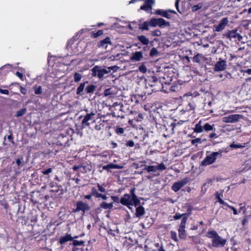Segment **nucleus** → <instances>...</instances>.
<instances>
[{"instance_id": "obj_55", "label": "nucleus", "mask_w": 251, "mask_h": 251, "mask_svg": "<svg viewBox=\"0 0 251 251\" xmlns=\"http://www.w3.org/2000/svg\"><path fill=\"white\" fill-rule=\"evenodd\" d=\"M16 75L19 78H20L21 80H24V75H23V74L22 73H21V72H19L17 71L16 73Z\"/></svg>"}, {"instance_id": "obj_34", "label": "nucleus", "mask_w": 251, "mask_h": 251, "mask_svg": "<svg viewBox=\"0 0 251 251\" xmlns=\"http://www.w3.org/2000/svg\"><path fill=\"white\" fill-rule=\"evenodd\" d=\"M91 195L96 198H100V197H102V194L99 193L98 190L95 187L92 188Z\"/></svg>"}, {"instance_id": "obj_39", "label": "nucleus", "mask_w": 251, "mask_h": 251, "mask_svg": "<svg viewBox=\"0 0 251 251\" xmlns=\"http://www.w3.org/2000/svg\"><path fill=\"white\" fill-rule=\"evenodd\" d=\"M149 22L151 26L156 27L158 25V21L156 18H151Z\"/></svg>"}, {"instance_id": "obj_50", "label": "nucleus", "mask_w": 251, "mask_h": 251, "mask_svg": "<svg viewBox=\"0 0 251 251\" xmlns=\"http://www.w3.org/2000/svg\"><path fill=\"white\" fill-rule=\"evenodd\" d=\"M187 220H186V218H183L181 220V223L179 227L185 228V225Z\"/></svg>"}, {"instance_id": "obj_45", "label": "nucleus", "mask_w": 251, "mask_h": 251, "mask_svg": "<svg viewBox=\"0 0 251 251\" xmlns=\"http://www.w3.org/2000/svg\"><path fill=\"white\" fill-rule=\"evenodd\" d=\"M139 70L140 72L144 74L147 72V69L146 66L145 65L144 63H142V64L139 67Z\"/></svg>"}, {"instance_id": "obj_11", "label": "nucleus", "mask_w": 251, "mask_h": 251, "mask_svg": "<svg viewBox=\"0 0 251 251\" xmlns=\"http://www.w3.org/2000/svg\"><path fill=\"white\" fill-rule=\"evenodd\" d=\"M154 0H146L145 3L140 7V9L148 11L151 9V7L154 4Z\"/></svg>"}, {"instance_id": "obj_61", "label": "nucleus", "mask_w": 251, "mask_h": 251, "mask_svg": "<svg viewBox=\"0 0 251 251\" xmlns=\"http://www.w3.org/2000/svg\"><path fill=\"white\" fill-rule=\"evenodd\" d=\"M218 201L221 204L226 205V206H227L228 205V204L227 203L225 202L222 199H221L219 196L218 197Z\"/></svg>"}, {"instance_id": "obj_64", "label": "nucleus", "mask_w": 251, "mask_h": 251, "mask_svg": "<svg viewBox=\"0 0 251 251\" xmlns=\"http://www.w3.org/2000/svg\"><path fill=\"white\" fill-rule=\"evenodd\" d=\"M20 91L23 95H25L27 93L26 89L21 86H20Z\"/></svg>"}, {"instance_id": "obj_5", "label": "nucleus", "mask_w": 251, "mask_h": 251, "mask_svg": "<svg viewBox=\"0 0 251 251\" xmlns=\"http://www.w3.org/2000/svg\"><path fill=\"white\" fill-rule=\"evenodd\" d=\"M242 118L243 116L242 115L235 114L224 117L222 119V121L223 122L226 123H234L238 122L240 119Z\"/></svg>"}, {"instance_id": "obj_29", "label": "nucleus", "mask_w": 251, "mask_h": 251, "mask_svg": "<svg viewBox=\"0 0 251 251\" xmlns=\"http://www.w3.org/2000/svg\"><path fill=\"white\" fill-rule=\"evenodd\" d=\"M96 86L93 84L88 85L86 88L85 90L88 94L93 93L95 90Z\"/></svg>"}, {"instance_id": "obj_33", "label": "nucleus", "mask_w": 251, "mask_h": 251, "mask_svg": "<svg viewBox=\"0 0 251 251\" xmlns=\"http://www.w3.org/2000/svg\"><path fill=\"white\" fill-rule=\"evenodd\" d=\"M33 89L36 95H40L43 92L42 88L41 86L36 85L33 87Z\"/></svg>"}, {"instance_id": "obj_63", "label": "nucleus", "mask_w": 251, "mask_h": 251, "mask_svg": "<svg viewBox=\"0 0 251 251\" xmlns=\"http://www.w3.org/2000/svg\"><path fill=\"white\" fill-rule=\"evenodd\" d=\"M217 137V134L215 132L211 133L208 135V137L210 138H216Z\"/></svg>"}, {"instance_id": "obj_32", "label": "nucleus", "mask_w": 251, "mask_h": 251, "mask_svg": "<svg viewBox=\"0 0 251 251\" xmlns=\"http://www.w3.org/2000/svg\"><path fill=\"white\" fill-rule=\"evenodd\" d=\"M158 82L157 77L155 76H152L151 77V79L149 80V82L148 84L151 87H153L155 86V83Z\"/></svg>"}, {"instance_id": "obj_18", "label": "nucleus", "mask_w": 251, "mask_h": 251, "mask_svg": "<svg viewBox=\"0 0 251 251\" xmlns=\"http://www.w3.org/2000/svg\"><path fill=\"white\" fill-rule=\"evenodd\" d=\"M78 182V175H76L75 178H71L69 180L68 183L73 187L76 188L77 186Z\"/></svg>"}, {"instance_id": "obj_59", "label": "nucleus", "mask_w": 251, "mask_h": 251, "mask_svg": "<svg viewBox=\"0 0 251 251\" xmlns=\"http://www.w3.org/2000/svg\"><path fill=\"white\" fill-rule=\"evenodd\" d=\"M118 68V67L117 66H113L107 67L108 70H110V73L111 72V70H113L114 72L117 71Z\"/></svg>"}, {"instance_id": "obj_9", "label": "nucleus", "mask_w": 251, "mask_h": 251, "mask_svg": "<svg viewBox=\"0 0 251 251\" xmlns=\"http://www.w3.org/2000/svg\"><path fill=\"white\" fill-rule=\"evenodd\" d=\"M226 62L224 60H220L217 62L214 66V71L219 72L225 70L226 68Z\"/></svg>"}, {"instance_id": "obj_13", "label": "nucleus", "mask_w": 251, "mask_h": 251, "mask_svg": "<svg viewBox=\"0 0 251 251\" xmlns=\"http://www.w3.org/2000/svg\"><path fill=\"white\" fill-rule=\"evenodd\" d=\"M138 205L136 207L135 216L137 218H140L145 214V210L144 207L141 205Z\"/></svg>"}, {"instance_id": "obj_8", "label": "nucleus", "mask_w": 251, "mask_h": 251, "mask_svg": "<svg viewBox=\"0 0 251 251\" xmlns=\"http://www.w3.org/2000/svg\"><path fill=\"white\" fill-rule=\"evenodd\" d=\"M228 23V20L227 17L222 19L219 24L214 26V31L220 32L223 30Z\"/></svg>"}, {"instance_id": "obj_2", "label": "nucleus", "mask_w": 251, "mask_h": 251, "mask_svg": "<svg viewBox=\"0 0 251 251\" xmlns=\"http://www.w3.org/2000/svg\"><path fill=\"white\" fill-rule=\"evenodd\" d=\"M206 236L211 239L212 245L215 248L223 247L226 243V239L219 236L215 230L208 231L206 234Z\"/></svg>"}, {"instance_id": "obj_52", "label": "nucleus", "mask_w": 251, "mask_h": 251, "mask_svg": "<svg viewBox=\"0 0 251 251\" xmlns=\"http://www.w3.org/2000/svg\"><path fill=\"white\" fill-rule=\"evenodd\" d=\"M116 132L118 134H122L124 132V129L122 127H117Z\"/></svg>"}, {"instance_id": "obj_14", "label": "nucleus", "mask_w": 251, "mask_h": 251, "mask_svg": "<svg viewBox=\"0 0 251 251\" xmlns=\"http://www.w3.org/2000/svg\"><path fill=\"white\" fill-rule=\"evenodd\" d=\"M143 57V54L141 51H136L133 53L130 59L135 61H140Z\"/></svg>"}, {"instance_id": "obj_60", "label": "nucleus", "mask_w": 251, "mask_h": 251, "mask_svg": "<svg viewBox=\"0 0 251 251\" xmlns=\"http://www.w3.org/2000/svg\"><path fill=\"white\" fill-rule=\"evenodd\" d=\"M227 207H228V208H229L230 209H231V210H232V211H233V214H234V215H237V214H238L237 210V209H236L235 207H233V206H232L229 205H228L227 206Z\"/></svg>"}, {"instance_id": "obj_57", "label": "nucleus", "mask_w": 251, "mask_h": 251, "mask_svg": "<svg viewBox=\"0 0 251 251\" xmlns=\"http://www.w3.org/2000/svg\"><path fill=\"white\" fill-rule=\"evenodd\" d=\"M75 208H73L71 212H75L78 211V201L76 202L75 203Z\"/></svg>"}, {"instance_id": "obj_12", "label": "nucleus", "mask_w": 251, "mask_h": 251, "mask_svg": "<svg viewBox=\"0 0 251 251\" xmlns=\"http://www.w3.org/2000/svg\"><path fill=\"white\" fill-rule=\"evenodd\" d=\"M95 115V113L91 112L90 113H88L86 115V116L84 117L83 119L81 122V126L82 128L85 127L86 126H89V123L88 122L92 119V117Z\"/></svg>"}, {"instance_id": "obj_10", "label": "nucleus", "mask_w": 251, "mask_h": 251, "mask_svg": "<svg viewBox=\"0 0 251 251\" xmlns=\"http://www.w3.org/2000/svg\"><path fill=\"white\" fill-rule=\"evenodd\" d=\"M55 184H56V183H54V182H51L50 183V186L51 187H52V188L54 187V189L51 190V191H52V192L57 193L58 197L61 198L63 197V195L64 193V190L62 188V186L60 185V186H57L56 187H55Z\"/></svg>"}, {"instance_id": "obj_41", "label": "nucleus", "mask_w": 251, "mask_h": 251, "mask_svg": "<svg viewBox=\"0 0 251 251\" xmlns=\"http://www.w3.org/2000/svg\"><path fill=\"white\" fill-rule=\"evenodd\" d=\"M203 6V4L202 3H199L197 5H194L192 7V12H196L199 9H200L202 8Z\"/></svg>"}, {"instance_id": "obj_4", "label": "nucleus", "mask_w": 251, "mask_h": 251, "mask_svg": "<svg viewBox=\"0 0 251 251\" xmlns=\"http://www.w3.org/2000/svg\"><path fill=\"white\" fill-rule=\"evenodd\" d=\"M91 72L93 76H97L100 79H102L104 75L110 73V70H108L107 67L104 68L98 65L94 67Z\"/></svg>"}, {"instance_id": "obj_62", "label": "nucleus", "mask_w": 251, "mask_h": 251, "mask_svg": "<svg viewBox=\"0 0 251 251\" xmlns=\"http://www.w3.org/2000/svg\"><path fill=\"white\" fill-rule=\"evenodd\" d=\"M98 190L101 192H105V189L102 186H101L100 184H98Z\"/></svg>"}, {"instance_id": "obj_28", "label": "nucleus", "mask_w": 251, "mask_h": 251, "mask_svg": "<svg viewBox=\"0 0 251 251\" xmlns=\"http://www.w3.org/2000/svg\"><path fill=\"white\" fill-rule=\"evenodd\" d=\"M149 22L147 21L144 22L143 23L140 24L139 25V28L144 30H149Z\"/></svg>"}, {"instance_id": "obj_47", "label": "nucleus", "mask_w": 251, "mask_h": 251, "mask_svg": "<svg viewBox=\"0 0 251 251\" xmlns=\"http://www.w3.org/2000/svg\"><path fill=\"white\" fill-rule=\"evenodd\" d=\"M171 238L175 241L177 242L178 239L177 238L176 233L175 231H171Z\"/></svg>"}, {"instance_id": "obj_26", "label": "nucleus", "mask_w": 251, "mask_h": 251, "mask_svg": "<svg viewBox=\"0 0 251 251\" xmlns=\"http://www.w3.org/2000/svg\"><path fill=\"white\" fill-rule=\"evenodd\" d=\"M90 209V206L87 203L79 201V210L83 211L84 212L86 211L89 210Z\"/></svg>"}, {"instance_id": "obj_21", "label": "nucleus", "mask_w": 251, "mask_h": 251, "mask_svg": "<svg viewBox=\"0 0 251 251\" xmlns=\"http://www.w3.org/2000/svg\"><path fill=\"white\" fill-rule=\"evenodd\" d=\"M73 240V238L69 234H67L66 236L61 237L59 239V243L60 244H64L69 241Z\"/></svg>"}, {"instance_id": "obj_48", "label": "nucleus", "mask_w": 251, "mask_h": 251, "mask_svg": "<svg viewBox=\"0 0 251 251\" xmlns=\"http://www.w3.org/2000/svg\"><path fill=\"white\" fill-rule=\"evenodd\" d=\"M250 217H251L250 215L245 216L244 217V218L242 221V224L243 226H245L246 225L247 223H248V220H249V219L250 218Z\"/></svg>"}, {"instance_id": "obj_15", "label": "nucleus", "mask_w": 251, "mask_h": 251, "mask_svg": "<svg viewBox=\"0 0 251 251\" xmlns=\"http://www.w3.org/2000/svg\"><path fill=\"white\" fill-rule=\"evenodd\" d=\"M158 26L161 28L168 27L170 26V22L166 21L163 18H157Z\"/></svg>"}, {"instance_id": "obj_49", "label": "nucleus", "mask_w": 251, "mask_h": 251, "mask_svg": "<svg viewBox=\"0 0 251 251\" xmlns=\"http://www.w3.org/2000/svg\"><path fill=\"white\" fill-rule=\"evenodd\" d=\"M156 166L157 168H158V170L163 171L166 169V167L163 163H161Z\"/></svg>"}, {"instance_id": "obj_22", "label": "nucleus", "mask_w": 251, "mask_h": 251, "mask_svg": "<svg viewBox=\"0 0 251 251\" xmlns=\"http://www.w3.org/2000/svg\"><path fill=\"white\" fill-rule=\"evenodd\" d=\"M137 39L144 45H148L149 43V40L144 35H139Z\"/></svg>"}, {"instance_id": "obj_40", "label": "nucleus", "mask_w": 251, "mask_h": 251, "mask_svg": "<svg viewBox=\"0 0 251 251\" xmlns=\"http://www.w3.org/2000/svg\"><path fill=\"white\" fill-rule=\"evenodd\" d=\"M159 54L157 50L153 47L152 48L150 52V56L151 57L156 56Z\"/></svg>"}, {"instance_id": "obj_7", "label": "nucleus", "mask_w": 251, "mask_h": 251, "mask_svg": "<svg viewBox=\"0 0 251 251\" xmlns=\"http://www.w3.org/2000/svg\"><path fill=\"white\" fill-rule=\"evenodd\" d=\"M69 141V136L67 135H63L60 134L58 137L57 142V145L61 147V149L65 148L69 146L68 142Z\"/></svg>"}, {"instance_id": "obj_27", "label": "nucleus", "mask_w": 251, "mask_h": 251, "mask_svg": "<svg viewBox=\"0 0 251 251\" xmlns=\"http://www.w3.org/2000/svg\"><path fill=\"white\" fill-rule=\"evenodd\" d=\"M204 56L202 54L198 53L193 58V61L196 63H200Z\"/></svg>"}, {"instance_id": "obj_1", "label": "nucleus", "mask_w": 251, "mask_h": 251, "mask_svg": "<svg viewBox=\"0 0 251 251\" xmlns=\"http://www.w3.org/2000/svg\"><path fill=\"white\" fill-rule=\"evenodd\" d=\"M136 188H132L130 194H125L120 200L117 196H112V200L115 202H120L122 205L126 206L129 209L132 210L131 206H137L140 203V200L135 194Z\"/></svg>"}, {"instance_id": "obj_19", "label": "nucleus", "mask_w": 251, "mask_h": 251, "mask_svg": "<svg viewBox=\"0 0 251 251\" xmlns=\"http://www.w3.org/2000/svg\"><path fill=\"white\" fill-rule=\"evenodd\" d=\"M107 44H111V43L110 42V39L109 37H106L103 40L100 41L98 43V46L99 47H105V48H106L107 46L105 45Z\"/></svg>"}, {"instance_id": "obj_16", "label": "nucleus", "mask_w": 251, "mask_h": 251, "mask_svg": "<svg viewBox=\"0 0 251 251\" xmlns=\"http://www.w3.org/2000/svg\"><path fill=\"white\" fill-rule=\"evenodd\" d=\"M155 14L168 19H171V15L168 13L167 10L164 11L162 9H158L155 11Z\"/></svg>"}, {"instance_id": "obj_46", "label": "nucleus", "mask_w": 251, "mask_h": 251, "mask_svg": "<svg viewBox=\"0 0 251 251\" xmlns=\"http://www.w3.org/2000/svg\"><path fill=\"white\" fill-rule=\"evenodd\" d=\"M52 171V169L51 168H49L47 169H44L42 171V173L44 175H49L50 173H51Z\"/></svg>"}, {"instance_id": "obj_30", "label": "nucleus", "mask_w": 251, "mask_h": 251, "mask_svg": "<svg viewBox=\"0 0 251 251\" xmlns=\"http://www.w3.org/2000/svg\"><path fill=\"white\" fill-rule=\"evenodd\" d=\"M185 228L179 227L178 228V236L180 239H184L186 238Z\"/></svg>"}, {"instance_id": "obj_23", "label": "nucleus", "mask_w": 251, "mask_h": 251, "mask_svg": "<svg viewBox=\"0 0 251 251\" xmlns=\"http://www.w3.org/2000/svg\"><path fill=\"white\" fill-rule=\"evenodd\" d=\"M203 128H204V130L206 132H209L213 130L215 131L216 130V129L214 128V124L210 125L207 123L203 125Z\"/></svg>"}, {"instance_id": "obj_24", "label": "nucleus", "mask_w": 251, "mask_h": 251, "mask_svg": "<svg viewBox=\"0 0 251 251\" xmlns=\"http://www.w3.org/2000/svg\"><path fill=\"white\" fill-rule=\"evenodd\" d=\"M201 121H200L197 123L194 128V131L196 133H201L204 130L203 126L201 125Z\"/></svg>"}, {"instance_id": "obj_38", "label": "nucleus", "mask_w": 251, "mask_h": 251, "mask_svg": "<svg viewBox=\"0 0 251 251\" xmlns=\"http://www.w3.org/2000/svg\"><path fill=\"white\" fill-rule=\"evenodd\" d=\"M219 77L222 80H225L226 78H231L232 76L230 73L225 72L224 74H220L219 75Z\"/></svg>"}, {"instance_id": "obj_53", "label": "nucleus", "mask_w": 251, "mask_h": 251, "mask_svg": "<svg viewBox=\"0 0 251 251\" xmlns=\"http://www.w3.org/2000/svg\"><path fill=\"white\" fill-rule=\"evenodd\" d=\"M126 145L127 147H133L134 146V142L132 140H128Z\"/></svg>"}, {"instance_id": "obj_3", "label": "nucleus", "mask_w": 251, "mask_h": 251, "mask_svg": "<svg viewBox=\"0 0 251 251\" xmlns=\"http://www.w3.org/2000/svg\"><path fill=\"white\" fill-rule=\"evenodd\" d=\"M223 150H219L218 151L213 152L210 154L207 155L201 162V166H206L214 163L219 155L222 156Z\"/></svg>"}, {"instance_id": "obj_42", "label": "nucleus", "mask_w": 251, "mask_h": 251, "mask_svg": "<svg viewBox=\"0 0 251 251\" xmlns=\"http://www.w3.org/2000/svg\"><path fill=\"white\" fill-rule=\"evenodd\" d=\"M206 139L202 140V139H201L200 138H198L192 140L191 143L193 145H194L196 146H197V145L196 144V143H198L201 144L202 143L203 141H206Z\"/></svg>"}, {"instance_id": "obj_25", "label": "nucleus", "mask_w": 251, "mask_h": 251, "mask_svg": "<svg viewBox=\"0 0 251 251\" xmlns=\"http://www.w3.org/2000/svg\"><path fill=\"white\" fill-rule=\"evenodd\" d=\"M90 166L88 165H86L85 164H82V165H79V172H81L83 173H86L88 171H90Z\"/></svg>"}, {"instance_id": "obj_56", "label": "nucleus", "mask_w": 251, "mask_h": 251, "mask_svg": "<svg viewBox=\"0 0 251 251\" xmlns=\"http://www.w3.org/2000/svg\"><path fill=\"white\" fill-rule=\"evenodd\" d=\"M102 30H99L96 33H94V37L97 38L103 34Z\"/></svg>"}, {"instance_id": "obj_54", "label": "nucleus", "mask_w": 251, "mask_h": 251, "mask_svg": "<svg viewBox=\"0 0 251 251\" xmlns=\"http://www.w3.org/2000/svg\"><path fill=\"white\" fill-rule=\"evenodd\" d=\"M86 83H88V82H84V83H81L79 85V94L83 91V90L84 89V88H85V84Z\"/></svg>"}, {"instance_id": "obj_36", "label": "nucleus", "mask_w": 251, "mask_h": 251, "mask_svg": "<svg viewBox=\"0 0 251 251\" xmlns=\"http://www.w3.org/2000/svg\"><path fill=\"white\" fill-rule=\"evenodd\" d=\"M16 162L18 166V169H20L21 167H23L25 164L23 157L16 159Z\"/></svg>"}, {"instance_id": "obj_51", "label": "nucleus", "mask_w": 251, "mask_h": 251, "mask_svg": "<svg viewBox=\"0 0 251 251\" xmlns=\"http://www.w3.org/2000/svg\"><path fill=\"white\" fill-rule=\"evenodd\" d=\"M102 169L103 170H107L108 171H109L110 169H113V166L112 164H109L105 166H103L102 167Z\"/></svg>"}, {"instance_id": "obj_35", "label": "nucleus", "mask_w": 251, "mask_h": 251, "mask_svg": "<svg viewBox=\"0 0 251 251\" xmlns=\"http://www.w3.org/2000/svg\"><path fill=\"white\" fill-rule=\"evenodd\" d=\"M246 144H235L234 143H233L232 144H230L229 147L232 149H241L243 148L246 147Z\"/></svg>"}, {"instance_id": "obj_6", "label": "nucleus", "mask_w": 251, "mask_h": 251, "mask_svg": "<svg viewBox=\"0 0 251 251\" xmlns=\"http://www.w3.org/2000/svg\"><path fill=\"white\" fill-rule=\"evenodd\" d=\"M188 182V179L185 178L180 181L175 182L172 186L171 188L174 192H176L181 189Z\"/></svg>"}, {"instance_id": "obj_58", "label": "nucleus", "mask_w": 251, "mask_h": 251, "mask_svg": "<svg viewBox=\"0 0 251 251\" xmlns=\"http://www.w3.org/2000/svg\"><path fill=\"white\" fill-rule=\"evenodd\" d=\"M182 215L180 214L179 213H176L174 216V219L175 220H177L180 219L181 218H182Z\"/></svg>"}, {"instance_id": "obj_20", "label": "nucleus", "mask_w": 251, "mask_h": 251, "mask_svg": "<svg viewBox=\"0 0 251 251\" xmlns=\"http://www.w3.org/2000/svg\"><path fill=\"white\" fill-rule=\"evenodd\" d=\"M144 168L143 169V171H146L148 173L156 172L158 170L156 166H147L144 165Z\"/></svg>"}, {"instance_id": "obj_43", "label": "nucleus", "mask_w": 251, "mask_h": 251, "mask_svg": "<svg viewBox=\"0 0 251 251\" xmlns=\"http://www.w3.org/2000/svg\"><path fill=\"white\" fill-rule=\"evenodd\" d=\"M104 96H111L114 94V93L113 92L112 88H108L106 89L104 91Z\"/></svg>"}, {"instance_id": "obj_17", "label": "nucleus", "mask_w": 251, "mask_h": 251, "mask_svg": "<svg viewBox=\"0 0 251 251\" xmlns=\"http://www.w3.org/2000/svg\"><path fill=\"white\" fill-rule=\"evenodd\" d=\"M237 29H233L231 30H229L225 36L229 39L231 38H236L237 36L238 35V33L237 32Z\"/></svg>"}, {"instance_id": "obj_31", "label": "nucleus", "mask_w": 251, "mask_h": 251, "mask_svg": "<svg viewBox=\"0 0 251 251\" xmlns=\"http://www.w3.org/2000/svg\"><path fill=\"white\" fill-rule=\"evenodd\" d=\"M100 207L104 209H111L113 207V203H108L103 201L100 203Z\"/></svg>"}, {"instance_id": "obj_37", "label": "nucleus", "mask_w": 251, "mask_h": 251, "mask_svg": "<svg viewBox=\"0 0 251 251\" xmlns=\"http://www.w3.org/2000/svg\"><path fill=\"white\" fill-rule=\"evenodd\" d=\"M26 111V109L25 108H22L20 110H18L16 112V113L15 115V117H21L23 116Z\"/></svg>"}, {"instance_id": "obj_44", "label": "nucleus", "mask_w": 251, "mask_h": 251, "mask_svg": "<svg viewBox=\"0 0 251 251\" xmlns=\"http://www.w3.org/2000/svg\"><path fill=\"white\" fill-rule=\"evenodd\" d=\"M151 35L153 36L159 37L161 35V32L159 29L151 31Z\"/></svg>"}]
</instances>
